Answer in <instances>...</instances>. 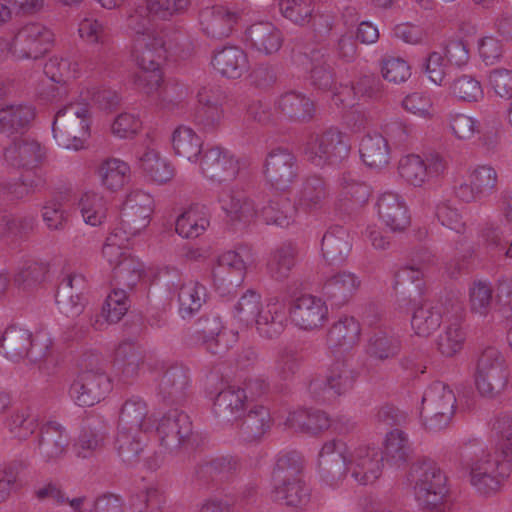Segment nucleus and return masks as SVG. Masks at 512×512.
Returning <instances> with one entry per match:
<instances>
[{"instance_id":"obj_1","label":"nucleus","mask_w":512,"mask_h":512,"mask_svg":"<svg viewBox=\"0 0 512 512\" xmlns=\"http://www.w3.org/2000/svg\"><path fill=\"white\" fill-rule=\"evenodd\" d=\"M459 459L461 466L469 472L471 485L483 496L496 494L511 473L510 464L496 450H485L477 440L460 447Z\"/></svg>"},{"instance_id":"obj_2","label":"nucleus","mask_w":512,"mask_h":512,"mask_svg":"<svg viewBox=\"0 0 512 512\" xmlns=\"http://www.w3.org/2000/svg\"><path fill=\"white\" fill-rule=\"evenodd\" d=\"M143 265L134 257H126L112 269V291L107 296L100 315L90 317V326L100 331L108 324L119 322L130 307L127 289L132 290L139 282Z\"/></svg>"},{"instance_id":"obj_3","label":"nucleus","mask_w":512,"mask_h":512,"mask_svg":"<svg viewBox=\"0 0 512 512\" xmlns=\"http://www.w3.org/2000/svg\"><path fill=\"white\" fill-rule=\"evenodd\" d=\"M79 372L70 386L71 399L81 407H90L104 399L111 390L108 361L99 353L86 352L78 362Z\"/></svg>"},{"instance_id":"obj_4","label":"nucleus","mask_w":512,"mask_h":512,"mask_svg":"<svg viewBox=\"0 0 512 512\" xmlns=\"http://www.w3.org/2000/svg\"><path fill=\"white\" fill-rule=\"evenodd\" d=\"M47 341L48 343H39L38 336L33 339L29 330L11 325L1 336L0 352L14 362L28 358L32 363H39L40 370L50 373L48 367L55 366V359L49 354L51 341Z\"/></svg>"},{"instance_id":"obj_5","label":"nucleus","mask_w":512,"mask_h":512,"mask_svg":"<svg viewBox=\"0 0 512 512\" xmlns=\"http://www.w3.org/2000/svg\"><path fill=\"white\" fill-rule=\"evenodd\" d=\"M409 480L414 484L420 505L431 511H444L447 478L435 461L422 459L415 462L410 468Z\"/></svg>"},{"instance_id":"obj_6","label":"nucleus","mask_w":512,"mask_h":512,"mask_svg":"<svg viewBox=\"0 0 512 512\" xmlns=\"http://www.w3.org/2000/svg\"><path fill=\"white\" fill-rule=\"evenodd\" d=\"M52 132L58 146L79 150L90 135V118L87 104L69 103L54 116Z\"/></svg>"},{"instance_id":"obj_7","label":"nucleus","mask_w":512,"mask_h":512,"mask_svg":"<svg viewBox=\"0 0 512 512\" xmlns=\"http://www.w3.org/2000/svg\"><path fill=\"white\" fill-rule=\"evenodd\" d=\"M303 154L316 167L336 165L347 159L350 144L345 134L336 127L321 133H311L303 143Z\"/></svg>"},{"instance_id":"obj_8","label":"nucleus","mask_w":512,"mask_h":512,"mask_svg":"<svg viewBox=\"0 0 512 512\" xmlns=\"http://www.w3.org/2000/svg\"><path fill=\"white\" fill-rule=\"evenodd\" d=\"M456 410V397L450 387L435 381L422 396L421 416L426 429L439 431L449 426Z\"/></svg>"},{"instance_id":"obj_9","label":"nucleus","mask_w":512,"mask_h":512,"mask_svg":"<svg viewBox=\"0 0 512 512\" xmlns=\"http://www.w3.org/2000/svg\"><path fill=\"white\" fill-rule=\"evenodd\" d=\"M358 373L347 360H337L325 377L310 381L308 391L317 402L326 403L353 389Z\"/></svg>"},{"instance_id":"obj_10","label":"nucleus","mask_w":512,"mask_h":512,"mask_svg":"<svg viewBox=\"0 0 512 512\" xmlns=\"http://www.w3.org/2000/svg\"><path fill=\"white\" fill-rule=\"evenodd\" d=\"M249 248L241 246L218 257L217 265L212 270L214 285L220 296L230 294L243 282L248 265L252 263Z\"/></svg>"},{"instance_id":"obj_11","label":"nucleus","mask_w":512,"mask_h":512,"mask_svg":"<svg viewBox=\"0 0 512 512\" xmlns=\"http://www.w3.org/2000/svg\"><path fill=\"white\" fill-rule=\"evenodd\" d=\"M411 325L416 334L423 337L435 332L443 321L448 322L463 313V306L456 299H446L445 302L424 301L414 306Z\"/></svg>"},{"instance_id":"obj_12","label":"nucleus","mask_w":512,"mask_h":512,"mask_svg":"<svg viewBox=\"0 0 512 512\" xmlns=\"http://www.w3.org/2000/svg\"><path fill=\"white\" fill-rule=\"evenodd\" d=\"M296 155L284 147L271 149L264 161L263 174L266 182L276 190L288 191L299 176Z\"/></svg>"},{"instance_id":"obj_13","label":"nucleus","mask_w":512,"mask_h":512,"mask_svg":"<svg viewBox=\"0 0 512 512\" xmlns=\"http://www.w3.org/2000/svg\"><path fill=\"white\" fill-rule=\"evenodd\" d=\"M318 472L329 487L340 486L349 472L348 447L342 440L333 439L322 446L318 456Z\"/></svg>"},{"instance_id":"obj_14","label":"nucleus","mask_w":512,"mask_h":512,"mask_svg":"<svg viewBox=\"0 0 512 512\" xmlns=\"http://www.w3.org/2000/svg\"><path fill=\"white\" fill-rule=\"evenodd\" d=\"M53 33L40 23H28L15 34L10 51L18 59H38L52 45Z\"/></svg>"},{"instance_id":"obj_15","label":"nucleus","mask_w":512,"mask_h":512,"mask_svg":"<svg viewBox=\"0 0 512 512\" xmlns=\"http://www.w3.org/2000/svg\"><path fill=\"white\" fill-rule=\"evenodd\" d=\"M192 431L189 415L177 408L164 414L156 428L160 445L170 453L178 451L189 440Z\"/></svg>"},{"instance_id":"obj_16","label":"nucleus","mask_w":512,"mask_h":512,"mask_svg":"<svg viewBox=\"0 0 512 512\" xmlns=\"http://www.w3.org/2000/svg\"><path fill=\"white\" fill-rule=\"evenodd\" d=\"M200 167L211 181L223 183L234 180L239 173V162L228 150L213 146L203 150Z\"/></svg>"},{"instance_id":"obj_17","label":"nucleus","mask_w":512,"mask_h":512,"mask_svg":"<svg viewBox=\"0 0 512 512\" xmlns=\"http://www.w3.org/2000/svg\"><path fill=\"white\" fill-rule=\"evenodd\" d=\"M382 451L374 446H360L349 457V472L359 484L367 485L377 480L383 468Z\"/></svg>"},{"instance_id":"obj_18","label":"nucleus","mask_w":512,"mask_h":512,"mask_svg":"<svg viewBox=\"0 0 512 512\" xmlns=\"http://www.w3.org/2000/svg\"><path fill=\"white\" fill-rule=\"evenodd\" d=\"M289 314L292 322L303 330L322 327L328 319L326 302L312 295H302L290 305Z\"/></svg>"},{"instance_id":"obj_19","label":"nucleus","mask_w":512,"mask_h":512,"mask_svg":"<svg viewBox=\"0 0 512 512\" xmlns=\"http://www.w3.org/2000/svg\"><path fill=\"white\" fill-rule=\"evenodd\" d=\"M152 211V197L141 190L132 191L122 208L121 225L128 228L127 232L139 234L149 225Z\"/></svg>"},{"instance_id":"obj_20","label":"nucleus","mask_w":512,"mask_h":512,"mask_svg":"<svg viewBox=\"0 0 512 512\" xmlns=\"http://www.w3.org/2000/svg\"><path fill=\"white\" fill-rule=\"evenodd\" d=\"M191 395L188 369L174 365L166 369L158 384V396L167 405H183Z\"/></svg>"},{"instance_id":"obj_21","label":"nucleus","mask_w":512,"mask_h":512,"mask_svg":"<svg viewBox=\"0 0 512 512\" xmlns=\"http://www.w3.org/2000/svg\"><path fill=\"white\" fill-rule=\"evenodd\" d=\"M497 186V172L488 165L475 168L469 175V183L462 182L455 186L454 193L465 203L478 201L491 195Z\"/></svg>"},{"instance_id":"obj_22","label":"nucleus","mask_w":512,"mask_h":512,"mask_svg":"<svg viewBox=\"0 0 512 512\" xmlns=\"http://www.w3.org/2000/svg\"><path fill=\"white\" fill-rule=\"evenodd\" d=\"M68 445L66 429L57 422H49L40 428L35 438L34 453L45 462L56 461L66 453Z\"/></svg>"},{"instance_id":"obj_23","label":"nucleus","mask_w":512,"mask_h":512,"mask_svg":"<svg viewBox=\"0 0 512 512\" xmlns=\"http://www.w3.org/2000/svg\"><path fill=\"white\" fill-rule=\"evenodd\" d=\"M444 169V161L438 155L425 161L419 155L411 154L402 157L398 165L400 176L415 187H421L429 178L438 176Z\"/></svg>"},{"instance_id":"obj_24","label":"nucleus","mask_w":512,"mask_h":512,"mask_svg":"<svg viewBox=\"0 0 512 512\" xmlns=\"http://www.w3.org/2000/svg\"><path fill=\"white\" fill-rule=\"evenodd\" d=\"M44 155L41 144L29 137L15 138L3 151L8 166L26 170L37 168L42 163Z\"/></svg>"},{"instance_id":"obj_25","label":"nucleus","mask_w":512,"mask_h":512,"mask_svg":"<svg viewBox=\"0 0 512 512\" xmlns=\"http://www.w3.org/2000/svg\"><path fill=\"white\" fill-rule=\"evenodd\" d=\"M271 424L272 418L269 409L251 400L247 404L245 412L234 425L243 441L254 442L270 429Z\"/></svg>"},{"instance_id":"obj_26","label":"nucleus","mask_w":512,"mask_h":512,"mask_svg":"<svg viewBox=\"0 0 512 512\" xmlns=\"http://www.w3.org/2000/svg\"><path fill=\"white\" fill-rule=\"evenodd\" d=\"M238 467V459L233 456H220L204 460L195 466L192 482L198 489H201L210 482L226 481L237 471Z\"/></svg>"},{"instance_id":"obj_27","label":"nucleus","mask_w":512,"mask_h":512,"mask_svg":"<svg viewBox=\"0 0 512 512\" xmlns=\"http://www.w3.org/2000/svg\"><path fill=\"white\" fill-rule=\"evenodd\" d=\"M250 402L245 390L230 386L221 390L215 397L213 413L220 422L234 425Z\"/></svg>"},{"instance_id":"obj_28","label":"nucleus","mask_w":512,"mask_h":512,"mask_svg":"<svg viewBox=\"0 0 512 512\" xmlns=\"http://www.w3.org/2000/svg\"><path fill=\"white\" fill-rule=\"evenodd\" d=\"M211 64L219 75L232 80L240 79L250 68L248 55L238 46H225L216 50Z\"/></svg>"},{"instance_id":"obj_29","label":"nucleus","mask_w":512,"mask_h":512,"mask_svg":"<svg viewBox=\"0 0 512 512\" xmlns=\"http://www.w3.org/2000/svg\"><path fill=\"white\" fill-rule=\"evenodd\" d=\"M167 43L165 35L134 40L132 56L141 71L160 70L161 61L166 57Z\"/></svg>"},{"instance_id":"obj_30","label":"nucleus","mask_w":512,"mask_h":512,"mask_svg":"<svg viewBox=\"0 0 512 512\" xmlns=\"http://www.w3.org/2000/svg\"><path fill=\"white\" fill-rule=\"evenodd\" d=\"M239 19V13L224 6L206 7L200 12L202 30L212 38L228 37Z\"/></svg>"},{"instance_id":"obj_31","label":"nucleus","mask_w":512,"mask_h":512,"mask_svg":"<svg viewBox=\"0 0 512 512\" xmlns=\"http://www.w3.org/2000/svg\"><path fill=\"white\" fill-rule=\"evenodd\" d=\"M275 105L283 116L298 123H308L314 119L316 114L314 101L304 93L294 90L280 95Z\"/></svg>"},{"instance_id":"obj_32","label":"nucleus","mask_w":512,"mask_h":512,"mask_svg":"<svg viewBox=\"0 0 512 512\" xmlns=\"http://www.w3.org/2000/svg\"><path fill=\"white\" fill-rule=\"evenodd\" d=\"M377 205L380 219L392 231H402L410 224L406 204L397 193H383Z\"/></svg>"},{"instance_id":"obj_33","label":"nucleus","mask_w":512,"mask_h":512,"mask_svg":"<svg viewBox=\"0 0 512 512\" xmlns=\"http://www.w3.org/2000/svg\"><path fill=\"white\" fill-rule=\"evenodd\" d=\"M360 286L357 276L350 272H339L324 283L322 294L331 306L342 307L352 298Z\"/></svg>"},{"instance_id":"obj_34","label":"nucleus","mask_w":512,"mask_h":512,"mask_svg":"<svg viewBox=\"0 0 512 512\" xmlns=\"http://www.w3.org/2000/svg\"><path fill=\"white\" fill-rule=\"evenodd\" d=\"M352 242L347 229L333 226L322 237L321 250L329 264H341L351 251Z\"/></svg>"},{"instance_id":"obj_35","label":"nucleus","mask_w":512,"mask_h":512,"mask_svg":"<svg viewBox=\"0 0 512 512\" xmlns=\"http://www.w3.org/2000/svg\"><path fill=\"white\" fill-rule=\"evenodd\" d=\"M144 358V351L138 343L124 340L115 350L114 365L121 378L127 381L138 376Z\"/></svg>"},{"instance_id":"obj_36","label":"nucleus","mask_w":512,"mask_h":512,"mask_svg":"<svg viewBox=\"0 0 512 512\" xmlns=\"http://www.w3.org/2000/svg\"><path fill=\"white\" fill-rule=\"evenodd\" d=\"M34 117L35 111L28 105H7L0 108V134L7 137L23 135Z\"/></svg>"},{"instance_id":"obj_37","label":"nucleus","mask_w":512,"mask_h":512,"mask_svg":"<svg viewBox=\"0 0 512 512\" xmlns=\"http://www.w3.org/2000/svg\"><path fill=\"white\" fill-rule=\"evenodd\" d=\"M298 248L295 243L286 241L276 246L269 255L267 272L276 281L286 280L296 265Z\"/></svg>"},{"instance_id":"obj_38","label":"nucleus","mask_w":512,"mask_h":512,"mask_svg":"<svg viewBox=\"0 0 512 512\" xmlns=\"http://www.w3.org/2000/svg\"><path fill=\"white\" fill-rule=\"evenodd\" d=\"M146 431L118 429L115 439V449L118 456L127 465L139 463L147 445Z\"/></svg>"},{"instance_id":"obj_39","label":"nucleus","mask_w":512,"mask_h":512,"mask_svg":"<svg viewBox=\"0 0 512 512\" xmlns=\"http://www.w3.org/2000/svg\"><path fill=\"white\" fill-rule=\"evenodd\" d=\"M361 327L352 316H343L328 331L327 344L330 349L348 351L359 341Z\"/></svg>"},{"instance_id":"obj_40","label":"nucleus","mask_w":512,"mask_h":512,"mask_svg":"<svg viewBox=\"0 0 512 512\" xmlns=\"http://www.w3.org/2000/svg\"><path fill=\"white\" fill-rule=\"evenodd\" d=\"M250 46L266 55L277 52L282 45L281 32L270 22H259L251 25L245 33Z\"/></svg>"},{"instance_id":"obj_41","label":"nucleus","mask_w":512,"mask_h":512,"mask_svg":"<svg viewBox=\"0 0 512 512\" xmlns=\"http://www.w3.org/2000/svg\"><path fill=\"white\" fill-rule=\"evenodd\" d=\"M154 422L148 417L146 403L139 397H131L122 406L118 429L152 431Z\"/></svg>"},{"instance_id":"obj_42","label":"nucleus","mask_w":512,"mask_h":512,"mask_svg":"<svg viewBox=\"0 0 512 512\" xmlns=\"http://www.w3.org/2000/svg\"><path fill=\"white\" fill-rule=\"evenodd\" d=\"M197 334L211 354L220 355L228 349L224 339L226 333L220 317L216 314L204 315L198 320Z\"/></svg>"},{"instance_id":"obj_43","label":"nucleus","mask_w":512,"mask_h":512,"mask_svg":"<svg viewBox=\"0 0 512 512\" xmlns=\"http://www.w3.org/2000/svg\"><path fill=\"white\" fill-rule=\"evenodd\" d=\"M311 63L310 85L320 91H331L336 87V72L330 63L329 56L321 49H313L309 53Z\"/></svg>"},{"instance_id":"obj_44","label":"nucleus","mask_w":512,"mask_h":512,"mask_svg":"<svg viewBox=\"0 0 512 512\" xmlns=\"http://www.w3.org/2000/svg\"><path fill=\"white\" fill-rule=\"evenodd\" d=\"M218 200L222 210L231 221L249 222L256 215L253 202L246 197L243 191L223 190Z\"/></svg>"},{"instance_id":"obj_45","label":"nucleus","mask_w":512,"mask_h":512,"mask_svg":"<svg viewBox=\"0 0 512 512\" xmlns=\"http://www.w3.org/2000/svg\"><path fill=\"white\" fill-rule=\"evenodd\" d=\"M400 349L399 338L387 328L372 330L366 344V353L371 358L381 361L394 358Z\"/></svg>"},{"instance_id":"obj_46","label":"nucleus","mask_w":512,"mask_h":512,"mask_svg":"<svg viewBox=\"0 0 512 512\" xmlns=\"http://www.w3.org/2000/svg\"><path fill=\"white\" fill-rule=\"evenodd\" d=\"M382 453L389 465L394 467L406 465L413 453L408 435L398 428L388 432L385 437L384 451Z\"/></svg>"},{"instance_id":"obj_47","label":"nucleus","mask_w":512,"mask_h":512,"mask_svg":"<svg viewBox=\"0 0 512 512\" xmlns=\"http://www.w3.org/2000/svg\"><path fill=\"white\" fill-rule=\"evenodd\" d=\"M362 161L370 168L381 169L390 161V148L381 134L366 135L360 142Z\"/></svg>"},{"instance_id":"obj_48","label":"nucleus","mask_w":512,"mask_h":512,"mask_svg":"<svg viewBox=\"0 0 512 512\" xmlns=\"http://www.w3.org/2000/svg\"><path fill=\"white\" fill-rule=\"evenodd\" d=\"M287 317L283 305L269 302L257 318L255 325L260 336L267 339L279 337L286 327Z\"/></svg>"},{"instance_id":"obj_49","label":"nucleus","mask_w":512,"mask_h":512,"mask_svg":"<svg viewBox=\"0 0 512 512\" xmlns=\"http://www.w3.org/2000/svg\"><path fill=\"white\" fill-rule=\"evenodd\" d=\"M297 208L285 195H276L269 199L261 209V216L267 224L288 227L295 218Z\"/></svg>"},{"instance_id":"obj_50","label":"nucleus","mask_w":512,"mask_h":512,"mask_svg":"<svg viewBox=\"0 0 512 512\" xmlns=\"http://www.w3.org/2000/svg\"><path fill=\"white\" fill-rule=\"evenodd\" d=\"M171 141L177 156L190 162L197 161L203 142L192 128L178 126L172 133Z\"/></svg>"},{"instance_id":"obj_51","label":"nucleus","mask_w":512,"mask_h":512,"mask_svg":"<svg viewBox=\"0 0 512 512\" xmlns=\"http://www.w3.org/2000/svg\"><path fill=\"white\" fill-rule=\"evenodd\" d=\"M287 424L296 431L318 434L327 430L332 424L328 415L320 410L301 409L290 413Z\"/></svg>"},{"instance_id":"obj_52","label":"nucleus","mask_w":512,"mask_h":512,"mask_svg":"<svg viewBox=\"0 0 512 512\" xmlns=\"http://www.w3.org/2000/svg\"><path fill=\"white\" fill-rule=\"evenodd\" d=\"M329 195L326 181L319 175H309L303 179L298 191V204L304 209L320 208Z\"/></svg>"},{"instance_id":"obj_53","label":"nucleus","mask_w":512,"mask_h":512,"mask_svg":"<svg viewBox=\"0 0 512 512\" xmlns=\"http://www.w3.org/2000/svg\"><path fill=\"white\" fill-rule=\"evenodd\" d=\"M341 201L348 210L362 207L370 197V188L364 182L357 180L351 172H344L339 178Z\"/></svg>"},{"instance_id":"obj_54","label":"nucleus","mask_w":512,"mask_h":512,"mask_svg":"<svg viewBox=\"0 0 512 512\" xmlns=\"http://www.w3.org/2000/svg\"><path fill=\"white\" fill-rule=\"evenodd\" d=\"M302 470L303 459L298 452L290 451L279 455L272 472L273 486L302 478Z\"/></svg>"},{"instance_id":"obj_55","label":"nucleus","mask_w":512,"mask_h":512,"mask_svg":"<svg viewBox=\"0 0 512 512\" xmlns=\"http://www.w3.org/2000/svg\"><path fill=\"white\" fill-rule=\"evenodd\" d=\"M138 165L147 177L159 184L170 181L174 176L172 165L152 149H147L139 157Z\"/></svg>"},{"instance_id":"obj_56","label":"nucleus","mask_w":512,"mask_h":512,"mask_svg":"<svg viewBox=\"0 0 512 512\" xmlns=\"http://www.w3.org/2000/svg\"><path fill=\"white\" fill-rule=\"evenodd\" d=\"M167 502L165 492L158 487H147L130 495V512H162Z\"/></svg>"},{"instance_id":"obj_57","label":"nucleus","mask_w":512,"mask_h":512,"mask_svg":"<svg viewBox=\"0 0 512 512\" xmlns=\"http://www.w3.org/2000/svg\"><path fill=\"white\" fill-rule=\"evenodd\" d=\"M206 299V288L197 281L182 284L178 292L179 313L182 318H190L200 310Z\"/></svg>"},{"instance_id":"obj_58","label":"nucleus","mask_w":512,"mask_h":512,"mask_svg":"<svg viewBox=\"0 0 512 512\" xmlns=\"http://www.w3.org/2000/svg\"><path fill=\"white\" fill-rule=\"evenodd\" d=\"M288 4V2L279 3L280 11L285 18L298 25H304L312 21L315 31L319 34L328 33L330 31L331 23L329 17L323 15L312 16V7H310V5L292 7Z\"/></svg>"},{"instance_id":"obj_59","label":"nucleus","mask_w":512,"mask_h":512,"mask_svg":"<svg viewBox=\"0 0 512 512\" xmlns=\"http://www.w3.org/2000/svg\"><path fill=\"white\" fill-rule=\"evenodd\" d=\"M462 314L448 321L444 331L438 336L436 345L438 351L445 357H453L463 347L465 333L461 328Z\"/></svg>"},{"instance_id":"obj_60","label":"nucleus","mask_w":512,"mask_h":512,"mask_svg":"<svg viewBox=\"0 0 512 512\" xmlns=\"http://www.w3.org/2000/svg\"><path fill=\"white\" fill-rule=\"evenodd\" d=\"M105 433L97 426L86 421L82 426L74 450L78 457L88 458L99 451L104 444Z\"/></svg>"},{"instance_id":"obj_61","label":"nucleus","mask_w":512,"mask_h":512,"mask_svg":"<svg viewBox=\"0 0 512 512\" xmlns=\"http://www.w3.org/2000/svg\"><path fill=\"white\" fill-rule=\"evenodd\" d=\"M208 226V218L201 215L198 206H193L177 218L175 230L184 238H197L203 234Z\"/></svg>"},{"instance_id":"obj_62","label":"nucleus","mask_w":512,"mask_h":512,"mask_svg":"<svg viewBox=\"0 0 512 512\" xmlns=\"http://www.w3.org/2000/svg\"><path fill=\"white\" fill-rule=\"evenodd\" d=\"M423 268L415 264L402 268L398 274V282L410 281L409 287L405 288L403 294H407L400 302L415 306L424 294Z\"/></svg>"},{"instance_id":"obj_63","label":"nucleus","mask_w":512,"mask_h":512,"mask_svg":"<svg viewBox=\"0 0 512 512\" xmlns=\"http://www.w3.org/2000/svg\"><path fill=\"white\" fill-rule=\"evenodd\" d=\"M272 493L276 501L291 507L303 505L309 498V491L302 478L287 481L284 485H275Z\"/></svg>"},{"instance_id":"obj_64","label":"nucleus","mask_w":512,"mask_h":512,"mask_svg":"<svg viewBox=\"0 0 512 512\" xmlns=\"http://www.w3.org/2000/svg\"><path fill=\"white\" fill-rule=\"evenodd\" d=\"M129 166L119 159H108L98 169L101 183L111 191L121 188L128 177Z\"/></svg>"}]
</instances>
